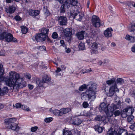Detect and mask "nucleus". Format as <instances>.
Returning a JSON list of instances; mask_svg holds the SVG:
<instances>
[{
  "instance_id": "obj_1",
  "label": "nucleus",
  "mask_w": 135,
  "mask_h": 135,
  "mask_svg": "<svg viewBox=\"0 0 135 135\" xmlns=\"http://www.w3.org/2000/svg\"><path fill=\"white\" fill-rule=\"evenodd\" d=\"M9 78H6L4 80L6 85L13 86L14 90L17 91L20 88H22L26 86V82L23 78L20 77V74L14 71L9 73Z\"/></svg>"
},
{
  "instance_id": "obj_2",
  "label": "nucleus",
  "mask_w": 135,
  "mask_h": 135,
  "mask_svg": "<svg viewBox=\"0 0 135 135\" xmlns=\"http://www.w3.org/2000/svg\"><path fill=\"white\" fill-rule=\"evenodd\" d=\"M116 102H117L116 105L112 104L111 105L108 104L107 106L105 103H102L100 104V108L102 110L104 111L107 117H111L113 116V111L119 109V105L120 104V100H118Z\"/></svg>"
},
{
  "instance_id": "obj_3",
  "label": "nucleus",
  "mask_w": 135,
  "mask_h": 135,
  "mask_svg": "<svg viewBox=\"0 0 135 135\" xmlns=\"http://www.w3.org/2000/svg\"><path fill=\"white\" fill-rule=\"evenodd\" d=\"M70 13L71 16L73 17L74 18L80 21L81 20L84 16V14L83 13L79 12L76 10H71Z\"/></svg>"
},
{
  "instance_id": "obj_4",
  "label": "nucleus",
  "mask_w": 135,
  "mask_h": 135,
  "mask_svg": "<svg viewBox=\"0 0 135 135\" xmlns=\"http://www.w3.org/2000/svg\"><path fill=\"white\" fill-rule=\"evenodd\" d=\"M92 22L93 26L95 27H99L100 26L103 25V24H100V20L99 17L96 16H92Z\"/></svg>"
},
{
  "instance_id": "obj_5",
  "label": "nucleus",
  "mask_w": 135,
  "mask_h": 135,
  "mask_svg": "<svg viewBox=\"0 0 135 135\" xmlns=\"http://www.w3.org/2000/svg\"><path fill=\"white\" fill-rule=\"evenodd\" d=\"M119 89L117 88V85L116 84L110 87L108 95L109 97L112 96L114 94L115 91L118 92Z\"/></svg>"
},
{
  "instance_id": "obj_6",
  "label": "nucleus",
  "mask_w": 135,
  "mask_h": 135,
  "mask_svg": "<svg viewBox=\"0 0 135 135\" xmlns=\"http://www.w3.org/2000/svg\"><path fill=\"white\" fill-rule=\"evenodd\" d=\"M16 119L13 118H7L4 120V123L6 125L11 124V127H18V124L15 123L14 122L16 121Z\"/></svg>"
},
{
  "instance_id": "obj_7",
  "label": "nucleus",
  "mask_w": 135,
  "mask_h": 135,
  "mask_svg": "<svg viewBox=\"0 0 135 135\" xmlns=\"http://www.w3.org/2000/svg\"><path fill=\"white\" fill-rule=\"evenodd\" d=\"M48 37L47 35H45L40 33L36 35L35 39L37 41L42 42L45 40Z\"/></svg>"
},
{
  "instance_id": "obj_8",
  "label": "nucleus",
  "mask_w": 135,
  "mask_h": 135,
  "mask_svg": "<svg viewBox=\"0 0 135 135\" xmlns=\"http://www.w3.org/2000/svg\"><path fill=\"white\" fill-rule=\"evenodd\" d=\"M59 23L61 26L66 25L67 22V18L64 16H60L57 17Z\"/></svg>"
},
{
  "instance_id": "obj_9",
  "label": "nucleus",
  "mask_w": 135,
  "mask_h": 135,
  "mask_svg": "<svg viewBox=\"0 0 135 135\" xmlns=\"http://www.w3.org/2000/svg\"><path fill=\"white\" fill-rule=\"evenodd\" d=\"M88 93V99L92 101L95 98L96 95L95 91L91 90H87L86 91Z\"/></svg>"
},
{
  "instance_id": "obj_10",
  "label": "nucleus",
  "mask_w": 135,
  "mask_h": 135,
  "mask_svg": "<svg viewBox=\"0 0 135 135\" xmlns=\"http://www.w3.org/2000/svg\"><path fill=\"white\" fill-rule=\"evenodd\" d=\"M5 40L8 42H15L17 41L16 39L13 37L12 35L10 33H7Z\"/></svg>"
},
{
  "instance_id": "obj_11",
  "label": "nucleus",
  "mask_w": 135,
  "mask_h": 135,
  "mask_svg": "<svg viewBox=\"0 0 135 135\" xmlns=\"http://www.w3.org/2000/svg\"><path fill=\"white\" fill-rule=\"evenodd\" d=\"M116 130L118 135H127V130L122 129L121 127H115Z\"/></svg>"
},
{
  "instance_id": "obj_12",
  "label": "nucleus",
  "mask_w": 135,
  "mask_h": 135,
  "mask_svg": "<svg viewBox=\"0 0 135 135\" xmlns=\"http://www.w3.org/2000/svg\"><path fill=\"white\" fill-rule=\"evenodd\" d=\"M16 5H12L10 6L6 9V11L7 13L10 14L13 13L16 9Z\"/></svg>"
},
{
  "instance_id": "obj_13",
  "label": "nucleus",
  "mask_w": 135,
  "mask_h": 135,
  "mask_svg": "<svg viewBox=\"0 0 135 135\" xmlns=\"http://www.w3.org/2000/svg\"><path fill=\"white\" fill-rule=\"evenodd\" d=\"M97 87V84L95 83L92 82H90L89 84L87 85V88L88 90H91L95 91Z\"/></svg>"
},
{
  "instance_id": "obj_14",
  "label": "nucleus",
  "mask_w": 135,
  "mask_h": 135,
  "mask_svg": "<svg viewBox=\"0 0 135 135\" xmlns=\"http://www.w3.org/2000/svg\"><path fill=\"white\" fill-rule=\"evenodd\" d=\"M115 127H111L107 132V135H117Z\"/></svg>"
},
{
  "instance_id": "obj_15",
  "label": "nucleus",
  "mask_w": 135,
  "mask_h": 135,
  "mask_svg": "<svg viewBox=\"0 0 135 135\" xmlns=\"http://www.w3.org/2000/svg\"><path fill=\"white\" fill-rule=\"evenodd\" d=\"M123 111L126 112L128 115L129 116L132 114L134 111V109L133 107H130L123 109Z\"/></svg>"
},
{
  "instance_id": "obj_16",
  "label": "nucleus",
  "mask_w": 135,
  "mask_h": 135,
  "mask_svg": "<svg viewBox=\"0 0 135 135\" xmlns=\"http://www.w3.org/2000/svg\"><path fill=\"white\" fill-rule=\"evenodd\" d=\"M112 31H113V30L111 28H108L104 32V35L105 36L108 38L111 37L112 36L111 32Z\"/></svg>"
},
{
  "instance_id": "obj_17",
  "label": "nucleus",
  "mask_w": 135,
  "mask_h": 135,
  "mask_svg": "<svg viewBox=\"0 0 135 135\" xmlns=\"http://www.w3.org/2000/svg\"><path fill=\"white\" fill-rule=\"evenodd\" d=\"M28 13L30 15L35 17L39 15L40 11L37 10L30 9L29 10Z\"/></svg>"
},
{
  "instance_id": "obj_18",
  "label": "nucleus",
  "mask_w": 135,
  "mask_h": 135,
  "mask_svg": "<svg viewBox=\"0 0 135 135\" xmlns=\"http://www.w3.org/2000/svg\"><path fill=\"white\" fill-rule=\"evenodd\" d=\"M8 91V89L6 87H4L2 89L0 88V95L3 96L6 94Z\"/></svg>"
},
{
  "instance_id": "obj_19",
  "label": "nucleus",
  "mask_w": 135,
  "mask_h": 135,
  "mask_svg": "<svg viewBox=\"0 0 135 135\" xmlns=\"http://www.w3.org/2000/svg\"><path fill=\"white\" fill-rule=\"evenodd\" d=\"M84 31H82L78 32L76 34V36L78 38L79 40H82L84 38Z\"/></svg>"
},
{
  "instance_id": "obj_20",
  "label": "nucleus",
  "mask_w": 135,
  "mask_h": 135,
  "mask_svg": "<svg viewBox=\"0 0 135 135\" xmlns=\"http://www.w3.org/2000/svg\"><path fill=\"white\" fill-rule=\"evenodd\" d=\"M128 30L130 32L134 31L135 30V21H133L128 27Z\"/></svg>"
},
{
  "instance_id": "obj_21",
  "label": "nucleus",
  "mask_w": 135,
  "mask_h": 135,
  "mask_svg": "<svg viewBox=\"0 0 135 135\" xmlns=\"http://www.w3.org/2000/svg\"><path fill=\"white\" fill-rule=\"evenodd\" d=\"M72 34L71 30L69 28H66L64 30V35L66 37H69Z\"/></svg>"
},
{
  "instance_id": "obj_22",
  "label": "nucleus",
  "mask_w": 135,
  "mask_h": 135,
  "mask_svg": "<svg viewBox=\"0 0 135 135\" xmlns=\"http://www.w3.org/2000/svg\"><path fill=\"white\" fill-rule=\"evenodd\" d=\"M61 113H62V115L64 114L68 113L71 111V109L70 108H63L61 109Z\"/></svg>"
},
{
  "instance_id": "obj_23",
  "label": "nucleus",
  "mask_w": 135,
  "mask_h": 135,
  "mask_svg": "<svg viewBox=\"0 0 135 135\" xmlns=\"http://www.w3.org/2000/svg\"><path fill=\"white\" fill-rule=\"evenodd\" d=\"M97 33L96 30H92L90 33V38L94 39L97 36Z\"/></svg>"
},
{
  "instance_id": "obj_24",
  "label": "nucleus",
  "mask_w": 135,
  "mask_h": 135,
  "mask_svg": "<svg viewBox=\"0 0 135 135\" xmlns=\"http://www.w3.org/2000/svg\"><path fill=\"white\" fill-rule=\"evenodd\" d=\"M7 33L6 32H2L1 30L0 29V39H5Z\"/></svg>"
},
{
  "instance_id": "obj_25",
  "label": "nucleus",
  "mask_w": 135,
  "mask_h": 135,
  "mask_svg": "<svg viewBox=\"0 0 135 135\" xmlns=\"http://www.w3.org/2000/svg\"><path fill=\"white\" fill-rule=\"evenodd\" d=\"M67 3H69V4H70L73 6H75L76 5L77 3V0H67L65 2L66 4H67Z\"/></svg>"
},
{
  "instance_id": "obj_26",
  "label": "nucleus",
  "mask_w": 135,
  "mask_h": 135,
  "mask_svg": "<svg viewBox=\"0 0 135 135\" xmlns=\"http://www.w3.org/2000/svg\"><path fill=\"white\" fill-rule=\"evenodd\" d=\"M50 80V78L47 75L44 76L42 78V82L43 83L47 82Z\"/></svg>"
},
{
  "instance_id": "obj_27",
  "label": "nucleus",
  "mask_w": 135,
  "mask_h": 135,
  "mask_svg": "<svg viewBox=\"0 0 135 135\" xmlns=\"http://www.w3.org/2000/svg\"><path fill=\"white\" fill-rule=\"evenodd\" d=\"M2 65L0 64V81L3 79V75L4 74V70L2 68Z\"/></svg>"
},
{
  "instance_id": "obj_28",
  "label": "nucleus",
  "mask_w": 135,
  "mask_h": 135,
  "mask_svg": "<svg viewBox=\"0 0 135 135\" xmlns=\"http://www.w3.org/2000/svg\"><path fill=\"white\" fill-rule=\"evenodd\" d=\"M88 93H87L86 91L82 93L81 95V99L83 100H86L88 98Z\"/></svg>"
},
{
  "instance_id": "obj_29",
  "label": "nucleus",
  "mask_w": 135,
  "mask_h": 135,
  "mask_svg": "<svg viewBox=\"0 0 135 135\" xmlns=\"http://www.w3.org/2000/svg\"><path fill=\"white\" fill-rule=\"evenodd\" d=\"M53 114L56 116H59L62 115L61 109L60 110L55 109L53 111Z\"/></svg>"
},
{
  "instance_id": "obj_30",
  "label": "nucleus",
  "mask_w": 135,
  "mask_h": 135,
  "mask_svg": "<svg viewBox=\"0 0 135 135\" xmlns=\"http://www.w3.org/2000/svg\"><path fill=\"white\" fill-rule=\"evenodd\" d=\"M63 135H71L72 133L71 131L65 128L63 130Z\"/></svg>"
},
{
  "instance_id": "obj_31",
  "label": "nucleus",
  "mask_w": 135,
  "mask_h": 135,
  "mask_svg": "<svg viewBox=\"0 0 135 135\" xmlns=\"http://www.w3.org/2000/svg\"><path fill=\"white\" fill-rule=\"evenodd\" d=\"M124 82V80L122 78H119L117 79L116 82H115V84H116L117 85V84H118L121 85Z\"/></svg>"
},
{
  "instance_id": "obj_32",
  "label": "nucleus",
  "mask_w": 135,
  "mask_h": 135,
  "mask_svg": "<svg viewBox=\"0 0 135 135\" xmlns=\"http://www.w3.org/2000/svg\"><path fill=\"white\" fill-rule=\"evenodd\" d=\"M49 29L45 28H42L41 30V33L43 35H47L48 32L49 31Z\"/></svg>"
},
{
  "instance_id": "obj_33",
  "label": "nucleus",
  "mask_w": 135,
  "mask_h": 135,
  "mask_svg": "<svg viewBox=\"0 0 135 135\" xmlns=\"http://www.w3.org/2000/svg\"><path fill=\"white\" fill-rule=\"evenodd\" d=\"M105 118V117L104 116H101L100 115H98L95 118V119L96 121H104V118Z\"/></svg>"
},
{
  "instance_id": "obj_34",
  "label": "nucleus",
  "mask_w": 135,
  "mask_h": 135,
  "mask_svg": "<svg viewBox=\"0 0 135 135\" xmlns=\"http://www.w3.org/2000/svg\"><path fill=\"white\" fill-rule=\"evenodd\" d=\"M82 123L81 120L78 118H76L74 122L72 123L76 126H78L80 124Z\"/></svg>"
},
{
  "instance_id": "obj_35",
  "label": "nucleus",
  "mask_w": 135,
  "mask_h": 135,
  "mask_svg": "<svg viewBox=\"0 0 135 135\" xmlns=\"http://www.w3.org/2000/svg\"><path fill=\"white\" fill-rule=\"evenodd\" d=\"M104 128V127H95L94 129L95 131H97L98 133H100L102 132Z\"/></svg>"
},
{
  "instance_id": "obj_36",
  "label": "nucleus",
  "mask_w": 135,
  "mask_h": 135,
  "mask_svg": "<svg viewBox=\"0 0 135 135\" xmlns=\"http://www.w3.org/2000/svg\"><path fill=\"white\" fill-rule=\"evenodd\" d=\"M115 83V79L114 78H112L110 80H109L106 81L107 84L110 85L112 84Z\"/></svg>"
},
{
  "instance_id": "obj_37",
  "label": "nucleus",
  "mask_w": 135,
  "mask_h": 135,
  "mask_svg": "<svg viewBox=\"0 0 135 135\" xmlns=\"http://www.w3.org/2000/svg\"><path fill=\"white\" fill-rule=\"evenodd\" d=\"M113 111L112 112L113 113V115L114 114L115 117L119 116L121 114V112H120L119 110H115L114 112Z\"/></svg>"
},
{
  "instance_id": "obj_38",
  "label": "nucleus",
  "mask_w": 135,
  "mask_h": 135,
  "mask_svg": "<svg viewBox=\"0 0 135 135\" xmlns=\"http://www.w3.org/2000/svg\"><path fill=\"white\" fill-rule=\"evenodd\" d=\"M21 28L22 33L23 34L26 33L27 31V28L24 26H21Z\"/></svg>"
},
{
  "instance_id": "obj_39",
  "label": "nucleus",
  "mask_w": 135,
  "mask_h": 135,
  "mask_svg": "<svg viewBox=\"0 0 135 135\" xmlns=\"http://www.w3.org/2000/svg\"><path fill=\"white\" fill-rule=\"evenodd\" d=\"M21 108L23 110L28 112L31 110L28 107L24 105H22Z\"/></svg>"
},
{
  "instance_id": "obj_40",
  "label": "nucleus",
  "mask_w": 135,
  "mask_h": 135,
  "mask_svg": "<svg viewBox=\"0 0 135 135\" xmlns=\"http://www.w3.org/2000/svg\"><path fill=\"white\" fill-rule=\"evenodd\" d=\"M84 45L83 43L80 42L79 44V47L80 50H83L84 49Z\"/></svg>"
},
{
  "instance_id": "obj_41",
  "label": "nucleus",
  "mask_w": 135,
  "mask_h": 135,
  "mask_svg": "<svg viewBox=\"0 0 135 135\" xmlns=\"http://www.w3.org/2000/svg\"><path fill=\"white\" fill-rule=\"evenodd\" d=\"M87 88V85L84 84L80 86L79 88V90L80 91H82L84 89H86Z\"/></svg>"
},
{
  "instance_id": "obj_42",
  "label": "nucleus",
  "mask_w": 135,
  "mask_h": 135,
  "mask_svg": "<svg viewBox=\"0 0 135 135\" xmlns=\"http://www.w3.org/2000/svg\"><path fill=\"white\" fill-rule=\"evenodd\" d=\"M121 115L122 117L123 118L126 117L127 116H128V114L126 112H124L123 110V111H121Z\"/></svg>"
},
{
  "instance_id": "obj_43",
  "label": "nucleus",
  "mask_w": 135,
  "mask_h": 135,
  "mask_svg": "<svg viewBox=\"0 0 135 135\" xmlns=\"http://www.w3.org/2000/svg\"><path fill=\"white\" fill-rule=\"evenodd\" d=\"M9 128L11 129L14 131L17 132L20 129V127H9Z\"/></svg>"
},
{
  "instance_id": "obj_44",
  "label": "nucleus",
  "mask_w": 135,
  "mask_h": 135,
  "mask_svg": "<svg viewBox=\"0 0 135 135\" xmlns=\"http://www.w3.org/2000/svg\"><path fill=\"white\" fill-rule=\"evenodd\" d=\"M22 105L21 103H16L15 105L13 104V106L17 108H21Z\"/></svg>"
},
{
  "instance_id": "obj_45",
  "label": "nucleus",
  "mask_w": 135,
  "mask_h": 135,
  "mask_svg": "<svg viewBox=\"0 0 135 135\" xmlns=\"http://www.w3.org/2000/svg\"><path fill=\"white\" fill-rule=\"evenodd\" d=\"M53 119L51 117L46 118L44 120L45 121L46 123L50 122Z\"/></svg>"
},
{
  "instance_id": "obj_46",
  "label": "nucleus",
  "mask_w": 135,
  "mask_h": 135,
  "mask_svg": "<svg viewBox=\"0 0 135 135\" xmlns=\"http://www.w3.org/2000/svg\"><path fill=\"white\" fill-rule=\"evenodd\" d=\"M82 105L84 108H86L88 107L89 105L87 102H84L83 103Z\"/></svg>"
},
{
  "instance_id": "obj_47",
  "label": "nucleus",
  "mask_w": 135,
  "mask_h": 135,
  "mask_svg": "<svg viewBox=\"0 0 135 135\" xmlns=\"http://www.w3.org/2000/svg\"><path fill=\"white\" fill-rule=\"evenodd\" d=\"M52 37L53 38L56 39L58 37V35L56 32H54L53 33Z\"/></svg>"
},
{
  "instance_id": "obj_48",
  "label": "nucleus",
  "mask_w": 135,
  "mask_h": 135,
  "mask_svg": "<svg viewBox=\"0 0 135 135\" xmlns=\"http://www.w3.org/2000/svg\"><path fill=\"white\" fill-rule=\"evenodd\" d=\"M65 6L64 4L62 5L60 8V13H63L65 12V10L64 8Z\"/></svg>"
},
{
  "instance_id": "obj_49",
  "label": "nucleus",
  "mask_w": 135,
  "mask_h": 135,
  "mask_svg": "<svg viewBox=\"0 0 135 135\" xmlns=\"http://www.w3.org/2000/svg\"><path fill=\"white\" fill-rule=\"evenodd\" d=\"M128 116L127 118V120L128 122H130L132 120L133 117L131 115Z\"/></svg>"
},
{
  "instance_id": "obj_50",
  "label": "nucleus",
  "mask_w": 135,
  "mask_h": 135,
  "mask_svg": "<svg viewBox=\"0 0 135 135\" xmlns=\"http://www.w3.org/2000/svg\"><path fill=\"white\" fill-rule=\"evenodd\" d=\"M97 45L96 43H93L91 49H97Z\"/></svg>"
},
{
  "instance_id": "obj_51",
  "label": "nucleus",
  "mask_w": 135,
  "mask_h": 135,
  "mask_svg": "<svg viewBox=\"0 0 135 135\" xmlns=\"http://www.w3.org/2000/svg\"><path fill=\"white\" fill-rule=\"evenodd\" d=\"M38 49L41 51H43L46 50V48L45 46H39Z\"/></svg>"
},
{
  "instance_id": "obj_52",
  "label": "nucleus",
  "mask_w": 135,
  "mask_h": 135,
  "mask_svg": "<svg viewBox=\"0 0 135 135\" xmlns=\"http://www.w3.org/2000/svg\"><path fill=\"white\" fill-rule=\"evenodd\" d=\"M38 127H31V131L33 132H35L38 129Z\"/></svg>"
},
{
  "instance_id": "obj_53",
  "label": "nucleus",
  "mask_w": 135,
  "mask_h": 135,
  "mask_svg": "<svg viewBox=\"0 0 135 135\" xmlns=\"http://www.w3.org/2000/svg\"><path fill=\"white\" fill-rule=\"evenodd\" d=\"M60 42L62 46L64 47H66V45L64 41L63 40H61L60 41Z\"/></svg>"
},
{
  "instance_id": "obj_54",
  "label": "nucleus",
  "mask_w": 135,
  "mask_h": 135,
  "mask_svg": "<svg viewBox=\"0 0 135 135\" xmlns=\"http://www.w3.org/2000/svg\"><path fill=\"white\" fill-rule=\"evenodd\" d=\"M93 39L90 38L88 40H86V42L89 45H91V44H92V42H91V41Z\"/></svg>"
},
{
  "instance_id": "obj_55",
  "label": "nucleus",
  "mask_w": 135,
  "mask_h": 135,
  "mask_svg": "<svg viewBox=\"0 0 135 135\" xmlns=\"http://www.w3.org/2000/svg\"><path fill=\"white\" fill-rule=\"evenodd\" d=\"M97 50V49H91V53L92 54H96L97 53L98 51Z\"/></svg>"
},
{
  "instance_id": "obj_56",
  "label": "nucleus",
  "mask_w": 135,
  "mask_h": 135,
  "mask_svg": "<svg viewBox=\"0 0 135 135\" xmlns=\"http://www.w3.org/2000/svg\"><path fill=\"white\" fill-rule=\"evenodd\" d=\"M42 81L40 82V80H38L36 81V83L39 86H41L42 85Z\"/></svg>"
},
{
  "instance_id": "obj_57",
  "label": "nucleus",
  "mask_w": 135,
  "mask_h": 135,
  "mask_svg": "<svg viewBox=\"0 0 135 135\" xmlns=\"http://www.w3.org/2000/svg\"><path fill=\"white\" fill-rule=\"evenodd\" d=\"M126 39L128 40H130L132 39V36H130L129 35H127L126 36Z\"/></svg>"
},
{
  "instance_id": "obj_58",
  "label": "nucleus",
  "mask_w": 135,
  "mask_h": 135,
  "mask_svg": "<svg viewBox=\"0 0 135 135\" xmlns=\"http://www.w3.org/2000/svg\"><path fill=\"white\" fill-rule=\"evenodd\" d=\"M65 51L67 53H69L71 52V50L69 48H67L66 47L65 48Z\"/></svg>"
},
{
  "instance_id": "obj_59",
  "label": "nucleus",
  "mask_w": 135,
  "mask_h": 135,
  "mask_svg": "<svg viewBox=\"0 0 135 135\" xmlns=\"http://www.w3.org/2000/svg\"><path fill=\"white\" fill-rule=\"evenodd\" d=\"M15 18L17 21H19L21 20V17L18 16H16L15 17Z\"/></svg>"
},
{
  "instance_id": "obj_60",
  "label": "nucleus",
  "mask_w": 135,
  "mask_h": 135,
  "mask_svg": "<svg viewBox=\"0 0 135 135\" xmlns=\"http://www.w3.org/2000/svg\"><path fill=\"white\" fill-rule=\"evenodd\" d=\"M25 77L29 79H30L31 78V76L30 74H27L26 76Z\"/></svg>"
},
{
  "instance_id": "obj_61",
  "label": "nucleus",
  "mask_w": 135,
  "mask_h": 135,
  "mask_svg": "<svg viewBox=\"0 0 135 135\" xmlns=\"http://www.w3.org/2000/svg\"><path fill=\"white\" fill-rule=\"evenodd\" d=\"M132 51L133 52H135V44H134L133 46L131 48Z\"/></svg>"
},
{
  "instance_id": "obj_62",
  "label": "nucleus",
  "mask_w": 135,
  "mask_h": 135,
  "mask_svg": "<svg viewBox=\"0 0 135 135\" xmlns=\"http://www.w3.org/2000/svg\"><path fill=\"white\" fill-rule=\"evenodd\" d=\"M61 70V69L59 68H57V70L55 71V72L56 73H58Z\"/></svg>"
},
{
  "instance_id": "obj_63",
  "label": "nucleus",
  "mask_w": 135,
  "mask_h": 135,
  "mask_svg": "<svg viewBox=\"0 0 135 135\" xmlns=\"http://www.w3.org/2000/svg\"><path fill=\"white\" fill-rule=\"evenodd\" d=\"M126 102L128 103H129L130 102H131V100L129 98H127L126 99Z\"/></svg>"
},
{
  "instance_id": "obj_64",
  "label": "nucleus",
  "mask_w": 135,
  "mask_h": 135,
  "mask_svg": "<svg viewBox=\"0 0 135 135\" xmlns=\"http://www.w3.org/2000/svg\"><path fill=\"white\" fill-rule=\"evenodd\" d=\"M28 87L30 89H32L33 88V86L32 85H28Z\"/></svg>"
}]
</instances>
